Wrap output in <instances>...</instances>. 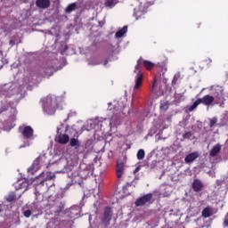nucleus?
Segmentation results:
<instances>
[{
  "label": "nucleus",
  "instance_id": "obj_1",
  "mask_svg": "<svg viewBox=\"0 0 228 228\" xmlns=\"http://www.w3.org/2000/svg\"><path fill=\"white\" fill-rule=\"evenodd\" d=\"M108 110L110 111L113 110L112 116L110 118V126L115 127V126H120V122H122V119L126 116V112H124V110H126V102L119 100L118 102H109Z\"/></svg>",
  "mask_w": 228,
  "mask_h": 228
},
{
  "label": "nucleus",
  "instance_id": "obj_2",
  "mask_svg": "<svg viewBox=\"0 0 228 228\" xmlns=\"http://www.w3.org/2000/svg\"><path fill=\"white\" fill-rule=\"evenodd\" d=\"M35 75H33V73H28L23 78L22 86H19L16 83H9L0 86V95H4L5 97H12V95H17V94H21L24 86H28V84L31 83Z\"/></svg>",
  "mask_w": 228,
  "mask_h": 228
},
{
  "label": "nucleus",
  "instance_id": "obj_3",
  "mask_svg": "<svg viewBox=\"0 0 228 228\" xmlns=\"http://www.w3.org/2000/svg\"><path fill=\"white\" fill-rule=\"evenodd\" d=\"M143 63L144 67L151 70L154 67V64L149 61H142V58L137 61V64L134 68V86L133 90V95L136 94V90H140L142 83L143 81V73L142 72V64Z\"/></svg>",
  "mask_w": 228,
  "mask_h": 228
},
{
  "label": "nucleus",
  "instance_id": "obj_4",
  "mask_svg": "<svg viewBox=\"0 0 228 228\" xmlns=\"http://www.w3.org/2000/svg\"><path fill=\"white\" fill-rule=\"evenodd\" d=\"M19 132L23 136L24 140H28L23 145L20 146V149H24V147H29L31 142L29 141L35 140V130L30 126L21 125L19 127Z\"/></svg>",
  "mask_w": 228,
  "mask_h": 228
},
{
  "label": "nucleus",
  "instance_id": "obj_5",
  "mask_svg": "<svg viewBox=\"0 0 228 228\" xmlns=\"http://www.w3.org/2000/svg\"><path fill=\"white\" fill-rule=\"evenodd\" d=\"M58 103L54 96L49 95L43 100V110L47 115H54Z\"/></svg>",
  "mask_w": 228,
  "mask_h": 228
},
{
  "label": "nucleus",
  "instance_id": "obj_6",
  "mask_svg": "<svg viewBox=\"0 0 228 228\" xmlns=\"http://www.w3.org/2000/svg\"><path fill=\"white\" fill-rule=\"evenodd\" d=\"M69 131V128L65 126V125L61 124L57 127V135L55 137L56 142L59 143H61L62 145H66V143H69V140H70V137L69 134H65Z\"/></svg>",
  "mask_w": 228,
  "mask_h": 228
},
{
  "label": "nucleus",
  "instance_id": "obj_7",
  "mask_svg": "<svg viewBox=\"0 0 228 228\" xmlns=\"http://www.w3.org/2000/svg\"><path fill=\"white\" fill-rule=\"evenodd\" d=\"M213 102H215V97L207 94L203 98H199L191 106H189L188 111H194V110H197V106H199V104H204V106H211Z\"/></svg>",
  "mask_w": 228,
  "mask_h": 228
},
{
  "label": "nucleus",
  "instance_id": "obj_8",
  "mask_svg": "<svg viewBox=\"0 0 228 228\" xmlns=\"http://www.w3.org/2000/svg\"><path fill=\"white\" fill-rule=\"evenodd\" d=\"M151 6V3L147 0H139L138 7L134 8V15L136 17V20L142 17V15H145L147 13V8Z\"/></svg>",
  "mask_w": 228,
  "mask_h": 228
},
{
  "label": "nucleus",
  "instance_id": "obj_9",
  "mask_svg": "<svg viewBox=\"0 0 228 228\" xmlns=\"http://www.w3.org/2000/svg\"><path fill=\"white\" fill-rule=\"evenodd\" d=\"M43 165H47V157H45V153L39 155V157L34 160L32 167L28 169V172H31V174L37 172Z\"/></svg>",
  "mask_w": 228,
  "mask_h": 228
},
{
  "label": "nucleus",
  "instance_id": "obj_10",
  "mask_svg": "<svg viewBox=\"0 0 228 228\" xmlns=\"http://www.w3.org/2000/svg\"><path fill=\"white\" fill-rule=\"evenodd\" d=\"M39 177H45V179L41 180V183L39 184V186L36 189V191H35V194L37 196V195H40V191H38V188H42V186L44 187V183L45 181H53V179H54L55 175L54 174H52V173H45V172H42L40 175H39Z\"/></svg>",
  "mask_w": 228,
  "mask_h": 228
},
{
  "label": "nucleus",
  "instance_id": "obj_11",
  "mask_svg": "<svg viewBox=\"0 0 228 228\" xmlns=\"http://www.w3.org/2000/svg\"><path fill=\"white\" fill-rule=\"evenodd\" d=\"M152 202V193L145 194L144 196L138 198L135 201V206H145V204H151Z\"/></svg>",
  "mask_w": 228,
  "mask_h": 228
},
{
  "label": "nucleus",
  "instance_id": "obj_12",
  "mask_svg": "<svg viewBox=\"0 0 228 228\" xmlns=\"http://www.w3.org/2000/svg\"><path fill=\"white\" fill-rule=\"evenodd\" d=\"M111 216H113V212L111 211V208H105L103 212V217L102 218L103 225H105L106 227L110 225V223L111 222Z\"/></svg>",
  "mask_w": 228,
  "mask_h": 228
},
{
  "label": "nucleus",
  "instance_id": "obj_13",
  "mask_svg": "<svg viewBox=\"0 0 228 228\" xmlns=\"http://www.w3.org/2000/svg\"><path fill=\"white\" fill-rule=\"evenodd\" d=\"M212 91L216 99H217V102L220 101H224V87L217 86L212 87Z\"/></svg>",
  "mask_w": 228,
  "mask_h": 228
},
{
  "label": "nucleus",
  "instance_id": "obj_14",
  "mask_svg": "<svg viewBox=\"0 0 228 228\" xmlns=\"http://www.w3.org/2000/svg\"><path fill=\"white\" fill-rule=\"evenodd\" d=\"M83 175H81V173L75 172L71 175V183L72 184H78L81 186L83 184Z\"/></svg>",
  "mask_w": 228,
  "mask_h": 228
},
{
  "label": "nucleus",
  "instance_id": "obj_15",
  "mask_svg": "<svg viewBox=\"0 0 228 228\" xmlns=\"http://www.w3.org/2000/svg\"><path fill=\"white\" fill-rule=\"evenodd\" d=\"M36 6L41 10H47L51 6V0H37Z\"/></svg>",
  "mask_w": 228,
  "mask_h": 228
},
{
  "label": "nucleus",
  "instance_id": "obj_16",
  "mask_svg": "<svg viewBox=\"0 0 228 228\" xmlns=\"http://www.w3.org/2000/svg\"><path fill=\"white\" fill-rule=\"evenodd\" d=\"M56 72V69L53 68V65H47L43 68V76L44 77H49L53 76Z\"/></svg>",
  "mask_w": 228,
  "mask_h": 228
},
{
  "label": "nucleus",
  "instance_id": "obj_17",
  "mask_svg": "<svg viewBox=\"0 0 228 228\" xmlns=\"http://www.w3.org/2000/svg\"><path fill=\"white\" fill-rule=\"evenodd\" d=\"M124 172H126V167L124 166V163L118 162L116 167V175L118 179H120V177L124 175Z\"/></svg>",
  "mask_w": 228,
  "mask_h": 228
},
{
  "label": "nucleus",
  "instance_id": "obj_18",
  "mask_svg": "<svg viewBox=\"0 0 228 228\" xmlns=\"http://www.w3.org/2000/svg\"><path fill=\"white\" fill-rule=\"evenodd\" d=\"M81 213V208L79 206H72L69 208V216L70 218H77Z\"/></svg>",
  "mask_w": 228,
  "mask_h": 228
},
{
  "label": "nucleus",
  "instance_id": "obj_19",
  "mask_svg": "<svg viewBox=\"0 0 228 228\" xmlns=\"http://www.w3.org/2000/svg\"><path fill=\"white\" fill-rule=\"evenodd\" d=\"M79 174L84 179H86L87 177H90V175H94V167H92V166H88L86 169L80 171Z\"/></svg>",
  "mask_w": 228,
  "mask_h": 228
},
{
  "label": "nucleus",
  "instance_id": "obj_20",
  "mask_svg": "<svg viewBox=\"0 0 228 228\" xmlns=\"http://www.w3.org/2000/svg\"><path fill=\"white\" fill-rule=\"evenodd\" d=\"M204 188V183L199 179H195L192 182V190L196 192L202 191V189Z\"/></svg>",
  "mask_w": 228,
  "mask_h": 228
},
{
  "label": "nucleus",
  "instance_id": "obj_21",
  "mask_svg": "<svg viewBox=\"0 0 228 228\" xmlns=\"http://www.w3.org/2000/svg\"><path fill=\"white\" fill-rule=\"evenodd\" d=\"M197 158H199V152L194 151V152L188 154L185 157L184 161H185V163H188V164L193 163L195 161V159H197Z\"/></svg>",
  "mask_w": 228,
  "mask_h": 228
},
{
  "label": "nucleus",
  "instance_id": "obj_22",
  "mask_svg": "<svg viewBox=\"0 0 228 228\" xmlns=\"http://www.w3.org/2000/svg\"><path fill=\"white\" fill-rule=\"evenodd\" d=\"M220 151H222V145L217 143L209 151V156H211V158H215V156H216Z\"/></svg>",
  "mask_w": 228,
  "mask_h": 228
},
{
  "label": "nucleus",
  "instance_id": "obj_23",
  "mask_svg": "<svg viewBox=\"0 0 228 228\" xmlns=\"http://www.w3.org/2000/svg\"><path fill=\"white\" fill-rule=\"evenodd\" d=\"M202 216L204 218H209V216H213V208L211 207H207L202 211Z\"/></svg>",
  "mask_w": 228,
  "mask_h": 228
},
{
  "label": "nucleus",
  "instance_id": "obj_24",
  "mask_svg": "<svg viewBox=\"0 0 228 228\" xmlns=\"http://www.w3.org/2000/svg\"><path fill=\"white\" fill-rule=\"evenodd\" d=\"M77 8V4L76 3L70 4L65 8V13H72V12H76Z\"/></svg>",
  "mask_w": 228,
  "mask_h": 228
},
{
  "label": "nucleus",
  "instance_id": "obj_25",
  "mask_svg": "<svg viewBox=\"0 0 228 228\" xmlns=\"http://www.w3.org/2000/svg\"><path fill=\"white\" fill-rule=\"evenodd\" d=\"M126 33H127V26H124L121 29H119L116 33L115 37L116 38H122V37L126 35Z\"/></svg>",
  "mask_w": 228,
  "mask_h": 228
},
{
  "label": "nucleus",
  "instance_id": "obj_26",
  "mask_svg": "<svg viewBox=\"0 0 228 228\" xmlns=\"http://www.w3.org/2000/svg\"><path fill=\"white\" fill-rule=\"evenodd\" d=\"M69 145L70 147H75L76 149H79V147L81 146V142H79L78 139L71 138L69 141Z\"/></svg>",
  "mask_w": 228,
  "mask_h": 228
},
{
  "label": "nucleus",
  "instance_id": "obj_27",
  "mask_svg": "<svg viewBox=\"0 0 228 228\" xmlns=\"http://www.w3.org/2000/svg\"><path fill=\"white\" fill-rule=\"evenodd\" d=\"M65 209V203L59 202L57 203V208L54 210V213H61Z\"/></svg>",
  "mask_w": 228,
  "mask_h": 228
},
{
  "label": "nucleus",
  "instance_id": "obj_28",
  "mask_svg": "<svg viewBox=\"0 0 228 228\" xmlns=\"http://www.w3.org/2000/svg\"><path fill=\"white\" fill-rule=\"evenodd\" d=\"M104 4L107 8H113L117 4V2L115 0H106Z\"/></svg>",
  "mask_w": 228,
  "mask_h": 228
},
{
  "label": "nucleus",
  "instance_id": "obj_29",
  "mask_svg": "<svg viewBox=\"0 0 228 228\" xmlns=\"http://www.w3.org/2000/svg\"><path fill=\"white\" fill-rule=\"evenodd\" d=\"M15 192H11L7 197H6V200L7 202H13V200H15Z\"/></svg>",
  "mask_w": 228,
  "mask_h": 228
},
{
  "label": "nucleus",
  "instance_id": "obj_30",
  "mask_svg": "<svg viewBox=\"0 0 228 228\" xmlns=\"http://www.w3.org/2000/svg\"><path fill=\"white\" fill-rule=\"evenodd\" d=\"M145 158V151L139 150L137 152V159H143Z\"/></svg>",
  "mask_w": 228,
  "mask_h": 228
},
{
  "label": "nucleus",
  "instance_id": "obj_31",
  "mask_svg": "<svg viewBox=\"0 0 228 228\" xmlns=\"http://www.w3.org/2000/svg\"><path fill=\"white\" fill-rule=\"evenodd\" d=\"M160 110L162 111H167L168 110V102H163L160 103Z\"/></svg>",
  "mask_w": 228,
  "mask_h": 228
},
{
  "label": "nucleus",
  "instance_id": "obj_32",
  "mask_svg": "<svg viewBox=\"0 0 228 228\" xmlns=\"http://www.w3.org/2000/svg\"><path fill=\"white\" fill-rule=\"evenodd\" d=\"M181 77V73H176L175 76H174V78H173V81H172V85H176L177 84V81H179Z\"/></svg>",
  "mask_w": 228,
  "mask_h": 228
},
{
  "label": "nucleus",
  "instance_id": "obj_33",
  "mask_svg": "<svg viewBox=\"0 0 228 228\" xmlns=\"http://www.w3.org/2000/svg\"><path fill=\"white\" fill-rule=\"evenodd\" d=\"M191 136H193V134H191V132H187L183 134V140H190Z\"/></svg>",
  "mask_w": 228,
  "mask_h": 228
},
{
  "label": "nucleus",
  "instance_id": "obj_34",
  "mask_svg": "<svg viewBox=\"0 0 228 228\" xmlns=\"http://www.w3.org/2000/svg\"><path fill=\"white\" fill-rule=\"evenodd\" d=\"M31 214L32 212L29 209L23 211V216H25V218H29V216H31Z\"/></svg>",
  "mask_w": 228,
  "mask_h": 228
},
{
  "label": "nucleus",
  "instance_id": "obj_35",
  "mask_svg": "<svg viewBox=\"0 0 228 228\" xmlns=\"http://www.w3.org/2000/svg\"><path fill=\"white\" fill-rule=\"evenodd\" d=\"M216 122H218V119L216 118H213L212 119H210L209 126L214 127L215 124H216Z\"/></svg>",
  "mask_w": 228,
  "mask_h": 228
},
{
  "label": "nucleus",
  "instance_id": "obj_36",
  "mask_svg": "<svg viewBox=\"0 0 228 228\" xmlns=\"http://www.w3.org/2000/svg\"><path fill=\"white\" fill-rule=\"evenodd\" d=\"M72 184H74V183H72V182L71 183H68L66 184V186L64 187L63 191H67L68 190H69L70 186H72Z\"/></svg>",
  "mask_w": 228,
  "mask_h": 228
},
{
  "label": "nucleus",
  "instance_id": "obj_37",
  "mask_svg": "<svg viewBox=\"0 0 228 228\" xmlns=\"http://www.w3.org/2000/svg\"><path fill=\"white\" fill-rule=\"evenodd\" d=\"M224 225H225V227H228V213L224 217Z\"/></svg>",
  "mask_w": 228,
  "mask_h": 228
},
{
  "label": "nucleus",
  "instance_id": "obj_38",
  "mask_svg": "<svg viewBox=\"0 0 228 228\" xmlns=\"http://www.w3.org/2000/svg\"><path fill=\"white\" fill-rule=\"evenodd\" d=\"M141 168H142L141 166H138L137 167H135V169L134 170V174H138V172H140Z\"/></svg>",
  "mask_w": 228,
  "mask_h": 228
},
{
  "label": "nucleus",
  "instance_id": "obj_39",
  "mask_svg": "<svg viewBox=\"0 0 228 228\" xmlns=\"http://www.w3.org/2000/svg\"><path fill=\"white\" fill-rule=\"evenodd\" d=\"M223 183H224V180H217L216 181L217 186H222Z\"/></svg>",
  "mask_w": 228,
  "mask_h": 228
},
{
  "label": "nucleus",
  "instance_id": "obj_40",
  "mask_svg": "<svg viewBox=\"0 0 228 228\" xmlns=\"http://www.w3.org/2000/svg\"><path fill=\"white\" fill-rule=\"evenodd\" d=\"M60 163H62V165H67V159H61Z\"/></svg>",
  "mask_w": 228,
  "mask_h": 228
},
{
  "label": "nucleus",
  "instance_id": "obj_41",
  "mask_svg": "<svg viewBox=\"0 0 228 228\" xmlns=\"http://www.w3.org/2000/svg\"><path fill=\"white\" fill-rule=\"evenodd\" d=\"M154 88H156V79L154 80V83L151 86V92H154Z\"/></svg>",
  "mask_w": 228,
  "mask_h": 228
},
{
  "label": "nucleus",
  "instance_id": "obj_42",
  "mask_svg": "<svg viewBox=\"0 0 228 228\" xmlns=\"http://www.w3.org/2000/svg\"><path fill=\"white\" fill-rule=\"evenodd\" d=\"M74 115H76V111L69 113L68 118H69V117H74Z\"/></svg>",
  "mask_w": 228,
  "mask_h": 228
},
{
  "label": "nucleus",
  "instance_id": "obj_43",
  "mask_svg": "<svg viewBox=\"0 0 228 228\" xmlns=\"http://www.w3.org/2000/svg\"><path fill=\"white\" fill-rule=\"evenodd\" d=\"M26 186H28V183L23 182V183H21L20 188H26Z\"/></svg>",
  "mask_w": 228,
  "mask_h": 228
},
{
  "label": "nucleus",
  "instance_id": "obj_44",
  "mask_svg": "<svg viewBox=\"0 0 228 228\" xmlns=\"http://www.w3.org/2000/svg\"><path fill=\"white\" fill-rule=\"evenodd\" d=\"M106 120H108V118H99V122H104Z\"/></svg>",
  "mask_w": 228,
  "mask_h": 228
},
{
  "label": "nucleus",
  "instance_id": "obj_45",
  "mask_svg": "<svg viewBox=\"0 0 228 228\" xmlns=\"http://www.w3.org/2000/svg\"><path fill=\"white\" fill-rule=\"evenodd\" d=\"M103 24H104V20L99 21V27L100 28H102Z\"/></svg>",
  "mask_w": 228,
  "mask_h": 228
},
{
  "label": "nucleus",
  "instance_id": "obj_46",
  "mask_svg": "<svg viewBox=\"0 0 228 228\" xmlns=\"http://www.w3.org/2000/svg\"><path fill=\"white\" fill-rule=\"evenodd\" d=\"M69 170H70V167H65V168H64V170L62 172H69Z\"/></svg>",
  "mask_w": 228,
  "mask_h": 228
},
{
  "label": "nucleus",
  "instance_id": "obj_47",
  "mask_svg": "<svg viewBox=\"0 0 228 228\" xmlns=\"http://www.w3.org/2000/svg\"><path fill=\"white\" fill-rule=\"evenodd\" d=\"M10 45H15V41L11 40V41H10Z\"/></svg>",
  "mask_w": 228,
  "mask_h": 228
},
{
  "label": "nucleus",
  "instance_id": "obj_48",
  "mask_svg": "<svg viewBox=\"0 0 228 228\" xmlns=\"http://www.w3.org/2000/svg\"><path fill=\"white\" fill-rule=\"evenodd\" d=\"M102 65H103L104 67H106V65H108V60L104 61V62L102 63Z\"/></svg>",
  "mask_w": 228,
  "mask_h": 228
},
{
  "label": "nucleus",
  "instance_id": "obj_49",
  "mask_svg": "<svg viewBox=\"0 0 228 228\" xmlns=\"http://www.w3.org/2000/svg\"><path fill=\"white\" fill-rule=\"evenodd\" d=\"M3 111H6V107H4V106L2 107V110L0 111V113L3 112Z\"/></svg>",
  "mask_w": 228,
  "mask_h": 228
},
{
  "label": "nucleus",
  "instance_id": "obj_50",
  "mask_svg": "<svg viewBox=\"0 0 228 228\" xmlns=\"http://www.w3.org/2000/svg\"><path fill=\"white\" fill-rule=\"evenodd\" d=\"M208 174H209L212 177H215V173H212L211 171H209Z\"/></svg>",
  "mask_w": 228,
  "mask_h": 228
},
{
  "label": "nucleus",
  "instance_id": "obj_51",
  "mask_svg": "<svg viewBox=\"0 0 228 228\" xmlns=\"http://www.w3.org/2000/svg\"><path fill=\"white\" fill-rule=\"evenodd\" d=\"M134 183V182H131L130 183H127L128 186H133V184Z\"/></svg>",
  "mask_w": 228,
  "mask_h": 228
},
{
  "label": "nucleus",
  "instance_id": "obj_52",
  "mask_svg": "<svg viewBox=\"0 0 228 228\" xmlns=\"http://www.w3.org/2000/svg\"><path fill=\"white\" fill-rule=\"evenodd\" d=\"M46 190H49V183H46Z\"/></svg>",
  "mask_w": 228,
  "mask_h": 228
},
{
  "label": "nucleus",
  "instance_id": "obj_53",
  "mask_svg": "<svg viewBox=\"0 0 228 228\" xmlns=\"http://www.w3.org/2000/svg\"><path fill=\"white\" fill-rule=\"evenodd\" d=\"M220 107H221V108H224V103H221V104H220Z\"/></svg>",
  "mask_w": 228,
  "mask_h": 228
},
{
  "label": "nucleus",
  "instance_id": "obj_54",
  "mask_svg": "<svg viewBox=\"0 0 228 228\" xmlns=\"http://www.w3.org/2000/svg\"><path fill=\"white\" fill-rule=\"evenodd\" d=\"M4 61H5V63H8V61L6 60V59H4Z\"/></svg>",
  "mask_w": 228,
  "mask_h": 228
},
{
  "label": "nucleus",
  "instance_id": "obj_55",
  "mask_svg": "<svg viewBox=\"0 0 228 228\" xmlns=\"http://www.w3.org/2000/svg\"><path fill=\"white\" fill-rule=\"evenodd\" d=\"M53 184H54V183H52V184L50 186H53Z\"/></svg>",
  "mask_w": 228,
  "mask_h": 228
},
{
  "label": "nucleus",
  "instance_id": "obj_56",
  "mask_svg": "<svg viewBox=\"0 0 228 228\" xmlns=\"http://www.w3.org/2000/svg\"><path fill=\"white\" fill-rule=\"evenodd\" d=\"M4 62H5L6 61H4H4H3Z\"/></svg>",
  "mask_w": 228,
  "mask_h": 228
},
{
  "label": "nucleus",
  "instance_id": "obj_57",
  "mask_svg": "<svg viewBox=\"0 0 228 228\" xmlns=\"http://www.w3.org/2000/svg\"><path fill=\"white\" fill-rule=\"evenodd\" d=\"M2 209L0 208V213H1Z\"/></svg>",
  "mask_w": 228,
  "mask_h": 228
},
{
  "label": "nucleus",
  "instance_id": "obj_58",
  "mask_svg": "<svg viewBox=\"0 0 228 228\" xmlns=\"http://www.w3.org/2000/svg\"><path fill=\"white\" fill-rule=\"evenodd\" d=\"M127 113H129V110H127Z\"/></svg>",
  "mask_w": 228,
  "mask_h": 228
}]
</instances>
